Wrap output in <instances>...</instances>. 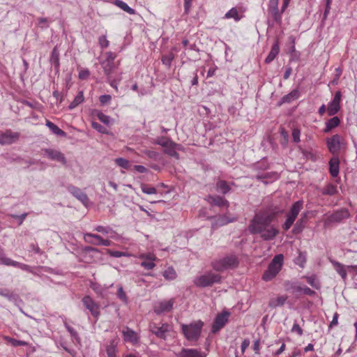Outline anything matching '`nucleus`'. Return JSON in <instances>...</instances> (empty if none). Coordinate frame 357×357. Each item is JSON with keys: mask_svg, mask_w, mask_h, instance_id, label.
Instances as JSON below:
<instances>
[{"mask_svg": "<svg viewBox=\"0 0 357 357\" xmlns=\"http://www.w3.org/2000/svg\"><path fill=\"white\" fill-rule=\"evenodd\" d=\"M340 123V120L337 116H333L325 123L324 132H328L332 129L337 127Z\"/></svg>", "mask_w": 357, "mask_h": 357, "instance_id": "nucleus-30", "label": "nucleus"}, {"mask_svg": "<svg viewBox=\"0 0 357 357\" xmlns=\"http://www.w3.org/2000/svg\"><path fill=\"white\" fill-rule=\"evenodd\" d=\"M280 52V45L278 40H275L274 43L272 45L271 50L270 52L268 53V56L265 59V63H271L275 57L278 55Z\"/></svg>", "mask_w": 357, "mask_h": 357, "instance_id": "nucleus-24", "label": "nucleus"}, {"mask_svg": "<svg viewBox=\"0 0 357 357\" xmlns=\"http://www.w3.org/2000/svg\"><path fill=\"white\" fill-rule=\"evenodd\" d=\"M207 201L213 206L219 207L225 206L228 208L229 206V202L224 197L218 195H208Z\"/></svg>", "mask_w": 357, "mask_h": 357, "instance_id": "nucleus-20", "label": "nucleus"}, {"mask_svg": "<svg viewBox=\"0 0 357 357\" xmlns=\"http://www.w3.org/2000/svg\"><path fill=\"white\" fill-rule=\"evenodd\" d=\"M174 303V300L173 298L158 302L153 307L154 312L158 315L165 312H169L172 310Z\"/></svg>", "mask_w": 357, "mask_h": 357, "instance_id": "nucleus-16", "label": "nucleus"}, {"mask_svg": "<svg viewBox=\"0 0 357 357\" xmlns=\"http://www.w3.org/2000/svg\"><path fill=\"white\" fill-rule=\"evenodd\" d=\"M12 266L13 267H15V268H19L24 271H26L28 273H31L33 275H38V273H36L34 271H33V268L31 267V266L28 265V264H23V263H21V262H19V261H13V265Z\"/></svg>", "mask_w": 357, "mask_h": 357, "instance_id": "nucleus-40", "label": "nucleus"}, {"mask_svg": "<svg viewBox=\"0 0 357 357\" xmlns=\"http://www.w3.org/2000/svg\"><path fill=\"white\" fill-rule=\"evenodd\" d=\"M290 39L292 43V45L289 49V54H290V61H298L301 56L300 52L296 50L295 47V38L291 36Z\"/></svg>", "mask_w": 357, "mask_h": 357, "instance_id": "nucleus-27", "label": "nucleus"}, {"mask_svg": "<svg viewBox=\"0 0 357 357\" xmlns=\"http://www.w3.org/2000/svg\"><path fill=\"white\" fill-rule=\"evenodd\" d=\"M291 331L292 333H297L299 336H301L303 334V329L301 328V327L298 325V324L296 321H295L294 323V325L291 329Z\"/></svg>", "mask_w": 357, "mask_h": 357, "instance_id": "nucleus-58", "label": "nucleus"}, {"mask_svg": "<svg viewBox=\"0 0 357 357\" xmlns=\"http://www.w3.org/2000/svg\"><path fill=\"white\" fill-rule=\"evenodd\" d=\"M141 189L144 193L147 194V195H153V194H156V192H157V190L155 188L150 186L146 184H142Z\"/></svg>", "mask_w": 357, "mask_h": 357, "instance_id": "nucleus-49", "label": "nucleus"}, {"mask_svg": "<svg viewBox=\"0 0 357 357\" xmlns=\"http://www.w3.org/2000/svg\"><path fill=\"white\" fill-rule=\"evenodd\" d=\"M13 261L8 257L3 252H0V265L12 266Z\"/></svg>", "mask_w": 357, "mask_h": 357, "instance_id": "nucleus-47", "label": "nucleus"}, {"mask_svg": "<svg viewBox=\"0 0 357 357\" xmlns=\"http://www.w3.org/2000/svg\"><path fill=\"white\" fill-rule=\"evenodd\" d=\"M303 206V202L302 200H298L292 204L289 211L286 214V220L282 225L284 231H287L291 227Z\"/></svg>", "mask_w": 357, "mask_h": 357, "instance_id": "nucleus-7", "label": "nucleus"}, {"mask_svg": "<svg viewBox=\"0 0 357 357\" xmlns=\"http://www.w3.org/2000/svg\"><path fill=\"white\" fill-rule=\"evenodd\" d=\"M276 213H259L251 220L248 229L252 234H260V237L265 241H272L278 234V229L271 225Z\"/></svg>", "mask_w": 357, "mask_h": 357, "instance_id": "nucleus-1", "label": "nucleus"}, {"mask_svg": "<svg viewBox=\"0 0 357 357\" xmlns=\"http://www.w3.org/2000/svg\"><path fill=\"white\" fill-rule=\"evenodd\" d=\"M111 228L109 226L98 225L94 227L93 230L107 236Z\"/></svg>", "mask_w": 357, "mask_h": 357, "instance_id": "nucleus-56", "label": "nucleus"}, {"mask_svg": "<svg viewBox=\"0 0 357 357\" xmlns=\"http://www.w3.org/2000/svg\"><path fill=\"white\" fill-rule=\"evenodd\" d=\"M224 19H234L235 22H239L242 16L238 14L237 9L235 7L231 8L224 15Z\"/></svg>", "mask_w": 357, "mask_h": 357, "instance_id": "nucleus-36", "label": "nucleus"}, {"mask_svg": "<svg viewBox=\"0 0 357 357\" xmlns=\"http://www.w3.org/2000/svg\"><path fill=\"white\" fill-rule=\"evenodd\" d=\"M347 273L351 274L354 277L357 275V266H356V265L347 266Z\"/></svg>", "mask_w": 357, "mask_h": 357, "instance_id": "nucleus-64", "label": "nucleus"}, {"mask_svg": "<svg viewBox=\"0 0 357 357\" xmlns=\"http://www.w3.org/2000/svg\"><path fill=\"white\" fill-rule=\"evenodd\" d=\"M238 264L239 259L234 254H229L223 257L215 259L211 263L213 269L218 272L234 269L238 267Z\"/></svg>", "mask_w": 357, "mask_h": 357, "instance_id": "nucleus-2", "label": "nucleus"}, {"mask_svg": "<svg viewBox=\"0 0 357 357\" xmlns=\"http://www.w3.org/2000/svg\"><path fill=\"white\" fill-rule=\"evenodd\" d=\"M107 253L113 257L119 258L121 257L128 256L129 255L124 252L117 251V250H107Z\"/></svg>", "mask_w": 357, "mask_h": 357, "instance_id": "nucleus-55", "label": "nucleus"}, {"mask_svg": "<svg viewBox=\"0 0 357 357\" xmlns=\"http://www.w3.org/2000/svg\"><path fill=\"white\" fill-rule=\"evenodd\" d=\"M91 126L93 129H95L100 133H102V134L107 133V128L105 126L100 125L98 122L93 121L91 123Z\"/></svg>", "mask_w": 357, "mask_h": 357, "instance_id": "nucleus-54", "label": "nucleus"}, {"mask_svg": "<svg viewBox=\"0 0 357 357\" xmlns=\"http://www.w3.org/2000/svg\"><path fill=\"white\" fill-rule=\"evenodd\" d=\"M230 315V313L227 311H223L222 312L218 314L212 324L211 331L213 333L218 332L221 328H222L225 325L228 321V318Z\"/></svg>", "mask_w": 357, "mask_h": 357, "instance_id": "nucleus-13", "label": "nucleus"}, {"mask_svg": "<svg viewBox=\"0 0 357 357\" xmlns=\"http://www.w3.org/2000/svg\"><path fill=\"white\" fill-rule=\"evenodd\" d=\"M331 263L333 264L335 270L341 276L342 280H347V267H345L341 263L334 261V260L331 261Z\"/></svg>", "mask_w": 357, "mask_h": 357, "instance_id": "nucleus-29", "label": "nucleus"}, {"mask_svg": "<svg viewBox=\"0 0 357 357\" xmlns=\"http://www.w3.org/2000/svg\"><path fill=\"white\" fill-rule=\"evenodd\" d=\"M322 195H335L337 192V187L333 183L327 184L324 188L319 190Z\"/></svg>", "mask_w": 357, "mask_h": 357, "instance_id": "nucleus-34", "label": "nucleus"}, {"mask_svg": "<svg viewBox=\"0 0 357 357\" xmlns=\"http://www.w3.org/2000/svg\"><path fill=\"white\" fill-rule=\"evenodd\" d=\"M279 178L280 174L276 172L259 173L255 176L256 180L261 181L266 185L278 180Z\"/></svg>", "mask_w": 357, "mask_h": 357, "instance_id": "nucleus-19", "label": "nucleus"}, {"mask_svg": "<svg viewBox=\"0 0 357 357\" xmlns=\"http://www.w3.org/2000/svg\"><path fill=\"white\" fill-rule=\"evenodd\" d=\"M306 262V253L299 251L298 255L294 259V263L300 267H304Z\"/></svg>", "mask_w": 357, "mask_h": 357, "instance_id": "nucleus-44", "label": "nucleus"}, {"mask_svg": "<svg viewBox=\"0 0 357 357\" xmlns=\"http://www.w3.org/2000/svg\"><path fill=\"white\" fill-rule=\"evenodd\" d=\"M174 147L175 146H170L169 149H167L166 151H165V153L169 155V156L172 157V158H174L176 159H178L179 158V154L178 153V152L174 149Z\"/></svg>", "mask_w": 357, "mask_h": 357, "instance_id": "nucleus-59", "label": "nucleus"}, {"mask_svg": "<svg viewBox=\"0 0 357 357\" xmlns=\"http://www.w3.org/2000/svg\"><path fill=\"white\" fill-rule=\"evenodd\" d=\"M279 0H269L268 2V13L271 15L276 24L282 22V12L278 8Z\"/></svg>", "mask_w": 357, "mask_h": 357, "instance_id": "nucleus-11", "label": "nucleus"}, {"mask_svg": "<svg viewBox=\"0 0 357 357\" xmlns=\"http://www.w3.org/2000/svg\"><path fill=\"white\" fill-rule=\"evenodd\" d=\"M174 59V55L172 53H169L162 57V63L167 67H170L172 62Z\"/></svg>", "mask_w": 357, "mask_h": 357, "instance_id": "nucleus-51", "label": "nucleus"}, {"mask_svg": "<svg viewBox=\"0 0 357 357\" xmlns=\"http://www.w3.org/2000/svg\"><path fill=\"white\" fill-rule=\"evenodd\" d=\"M82 302L84 306L87 309L93 317L98 319L100 316L99 305L95 302L90 296H84Z\"/></svg>", "mask_w": 357, "mask_h": 357, "instance_id": "nucleus-14", "label": "nucleus"}, {"mask_svg": "<svg viewBox=\"0 0 357 357\" xmlns=\"http://www.w3.org/2000/svg\"><path fill=\"white\" fill-rule=\"evenodd\" d=\"M216 190L223 195L227 194L231 190L230 185L225 180H219L216 183Z\"/></svg>", "mask_w": 357, "mask_h": 357, "instance_id": "nucleus-28", "label": "nucleus"}, {"mask_svg": "<svg viewBox=\"0 0 357 357\" xmlns=\"http://www.w3.org/2000/svg\"><path fill=\"white\" fill-rule=\"evenodd\" d=\"M114 4L130 15H134L136 13L135 9L130 7L128 3L122 0H115L114 1Z\"/></svg>", "mask_w": 357, "mask_h": 357, "instance_id": "nucleus-35", "label": "nucleus"}, {"mask_svg": "<svg viewBox=\"0 0 357 357\" xmlns=\"http://www.w3.org/2000/svg\"><path fill=\"white\" fill-rule=\"evenodd\" d=\"M42 151L43 152V155L50 160L56 161L63 165H66L67 160L65 155L61 151L54 149H43Z\"/></svg>", "mask_w": 357, "mask_h": 357, "instance_id": "nucleus-10", "label": "nucleus"}, {"mask_svg": "<svg viewBox=\"0 0 357 357\" xmlns=\"http://www.w3.org/2000/svg\"><path fill=\"white\" fill-rule=\"evenodd\" d=\"M84 100V93L82 91H80L77 93L74 100L70 103L68 108L69 109H73L76 107H77L79 104H81Z\"/></svg>", "mask_w": 357, "mask_h": 357, "instance_id": "nucleus-38", "label": "nucleus"}, {"mask_svg": "<svg viewBox=\"0 0 357 357\" xmlns=\"http://www.w3.org/2000/svg\"><path fill=\"white\" fill-rule=\"evenodd\" d=\"M300 135H301V131L298 128H294L292 130V138L293 141L296 143H298L300 142Z\"/></svg>", "mask_w": 357, "mask_h": 357, "instance_id": "nucleus-63", "label": "nucleus"}, {"mask_svg": "<svg viewBox=\"0 0 357 357\" xmlns=\"http://www.w3.org/2000/svg\"><path fill=\"white\" fill-rule=\"evenodd\" d=\"M117 298L121 300L123 303L128 304V298L126 296V292L123 290V288L122 286H119L117 290L116 293Z\"/></svg>", "mask_w": 357, "mask_h": 357, "instance_id": "nucleus-48", "label": "nucleus"}, {"mask_svg": "<svg viewBox=\"0 0 357 357\" xmlns=\"http://www.w3.org/2000/svg\"><path fill=\"white\" fill-rule=\"evenodd\" d=\"M50 62L55 68H59V52L56 47H54L52 51L50 56Z\"/></svg>", "mask_w": 357, "mask_h": 357, "instance_id": "nucleus-39", "label": "nucleus"}, {"mask_svg": "<svg viewBox=\"0 0 357 357\" xmlns=\"http://www.w3.org/2000/svg\"><path fill=\"white\" fill-rule=\"evenodd\" d=\"M341 98V92L340 91H336L332 100L328 104L327 112L328 116H334L339 112Z\"/></svg>", "mask_w": 357, "mask_h": 357, "instance_id": "nucleus-15", "label": "nucleus"}, {"mask_svg": "<svg viewBox=\"0 0 357 357\" xmlns=\"http://www.w3.org/2000/svg\"><path fill=\"white\" fill-rule=\"evenodd\" d=\"M114 161L118 166L124 169H128L130 167V162L124 158H117Z\"/></svg>", "mask_w": 357, "mask_h": 357, "instance_id": "nucleus-46", "label": "nucleus"}, {"mask_svg": "<svg viewBox=\"0 0 357 357\" xmlns=\"http://www.w3.org/2000/svg\"><path fill=\"white\" fill-rule=\"evenodd\" d=\"M122 333L123 335V340L126 342H137L138 340L136 333L128 327H126L125 329L122 331Z\"/></svg>", "mask_w": 357, "mask_h": 357, "instance_id": "nucleus-25", "label": "nucleus"}, {"mask_svg": "<svg viewBox=\"0 0 357 357\" xmlns=\"http://www.w3.org/2000/svg\"><path fill=\"white\" fill-rule=\"evenodd\" d=\"M0 296L6 298L9 301H15L18 295L7 288H0Z\"/></svg>", "mask_w": 357, "mask_h": 357, "instance_id": "nucleus-31", "label": "nucleus"}, {"mask_svg": "<svg viewBox=\"0 0 357 357\" xmlns=\"http://www.w3.org/2000/svg\"><path fill=\"white\" fill-rule=\"evenodd\" d=\"M155 260H144L141 262L140 265L146 270H152L155 266Z\"/></svg>", "mask_w": 357, "mask_h": 357, "instance_id": "nucleus-53", "label": "nucleus"}, {"mask_svg": "<svg viewBox=\"0 0 357 357\" xmlns=\"http://www.w3.org/2000/svg\"><path fill=\"white\" fill-rule=\"evenodd\" d=\"M269 168V164L265 158L253 164V169L256 171L266 170Z\"/></svg>", "mask_w": 357, "mask_h": 357, "instance_id": "nucleus-42", "label": "nucleus"}, {"mask_svg": "<svg viewBox=\"0 0 357 357\" xmlns=\"http://www.w3.org/2000/svg\"><path fill=\"white\" fill-rule=\"evenodd\" d=\"M203 326L204 322L198 320L190 324H183L181 325V331L188 340L197 341L200 337Z\"/></svg>", "mask_w": 357, "mask_h": 357, "instance_id": "nucleus-4", "label": "nucleus"}, {"mask_svg": "<svg viewBox=\"0 0 357 357\" xmlns=\"http://www.w3.org/2000/svg\"><path fill=\"white\" fill-rule=\"evenodd\" d=\"M45 125L54 135L63 137H66V132L62 130L61 128H59L56 124H54L52 121L46 120Z\"/></svg>", "mask_w": 357, "mask_h": 357, "instance_id": "nucleus-26", "label": "nucleus"}, {"mask_svg": "<svg viewBox=\"0 0 357 357\" xmlns=\"http://www.w3.org/2000/svg\"><path fill=\"white\" fill-rule=\"evenodd\" d=\"M340 172V160L337 156H333L329 161V173L333 178H336Z\"/></svg>", "mask_w": 357, "mask_h": 357, "instance_id": "nucleus-21", "label": "nucleus"}, {"mask_svg": "<svg viewBox=\"0 0 357 357\" xmlns=\"http://www.w3.org/2000/svg\"><path fill=\"white\" fill-rule=\"evenodd\" d=\"M84 239L86 242L96 245V243H100L102 238L98 234L86 233L84 235Z\"/></svg>", "mask_w": 357, "mask_h": 357, "instance_id": "nucleus-33", "label": "nucleus"}, {"mask_svg": "<svg viewBox=\"0 0 357 357\" xmlns=\"http://www.w3.org/2000/svg\"><path fill=\"white\" fill-rule=\"evenodd\" d=\"M149 331L156 337L167 340L169 333L173 331V326L168 323L151 322L149 325Z\"/></svg>", "mask_w": 357, "mask_h": 357, "instance_id": "nucleus-6", "label": "nucleus"}, {"mask_svg": "<svg viewBox=\"0 0 357 357\" xmlns=\"http://www.w3.org/2000/svg\"><path fill=\"white\" fill-rule=\"evenodd\" d=\"M307 283L314 289H318L320 287L319 283L317 281L314 275L306 277Z\"/></svg>", "mask_w": 357, "mask_h": 357, "instance_id": "nucleus-52", "label": "nucleus"}, {"mask_svg": "<svg viewBox=\"0 0 357 357\" xmlns=\"http://www.w3.org/2000/svg\"><path fill=\"white\" fill-rule=\"evenodd\" d=\"M27 215H28L27 213H24L21 214V215H14V214H13V215H11V217L13 218H14V219L17 220L18 225H21L23 223V222L25 220V218L27 216Z\"/></svg>", "mask_w": 357, "mask_h": 357, "instance_id": "nucleus-61", "label": "nucleus"}, {"mask_svg": "<svg viewBox=\"0 0 357 357\" xmlns=\"http://www.w3.org/2000/svg\"><path fill=\"white\" fill-rule=\"evenodd\" d=\"M326 144L329 152L333 155L337 154L340 149L345 145L343 137L338 134L328 137Z\"/></svg>", "mask_w": 357, "mask_h": 357, "instance_id": "nucleus-9", "label": "nucleus"}, {"mask_svg": "<svg viewBox=\"0 0 357 357\" xmlns=\"http://www.w3.org/2000/svg\"><path fill=\"white\" fill-rule=\"evenodd\" d=\"M112 100V96L110 95H101L99 97V101L102 105H105L106 104L109 103Z\"/></svg>", "mask_w": 357, "mask_h": 357, "instance_id": "nucleus-60", "label": "nucleus"}, {"mask_svg": "<svg viewBox=\"0 0 357 357\" xmlns=\"http://www.w3.org/2000/svg\"><path fill=\"white\" fill-rule=\"evenodd\" d=\"M67 190L73 197L82 202L83 205L85 206L88 205L89 202V197L80 188L73 185H68L67 186Z\"/></svg>", "mask_w": 357, "mask_h": 357, "instance_id": "nucleus-17", "label": "nucleus"}, {"mask_svg": "<svg viewBox=\"0 0 357 357\" xmlns=\"http://www.w3.org/2000/svg\"><path fill=\"white\" fill-rule=\"evenodd\" d=\"M283 262V255H276L268 264L267 269L263 273L262 280L268 282L275 278L281 271Z\"/></svg>", "mask_w": 357, "mask_h": 357, "instance_id": "nucleus-3", "label": "nucleus"}, {"mask_svg": "<svg viewBox=\"0 0 357 357\" xmlns=\"http://www.w3.org/2000/svg\"><path fill=\"white\" fill-rule=\"evenodd\" d=\"M98 44L101 49H105L109 47V41L107 38L106 33L98 38Z\"/></svg>", "mask_w": 357, "mask_h": 357, "instance_id": "nucleus-50", "label": "nucleus"}, {"mask_svg": "<svg viewBox=\"0 0 357 357\" xmlns=\"http://www.w3.org/2000/svg\"><path fill=\"white\" fill-rule=\"evenodd\" d=\"M98 119L103 123L108 125L110 123V117L102 112H98Z\"/></svg>", "mask_w": 357, "mask_h": 357, "instance_id": "nucleus-57", "label": "nucleus"}, {"mask_svg": "<svg viewBox=\"0 0 357 357\" xmlns=\"http://www.w3.org/2000/svg\"><path fill=\"white\" fill-rule=\"evenodd\" d=\"M20 137L18 132H13L11 130H6L0 134V145H10L16 142Z\"/></svg>", "mask_w": 357, "mask_h": 357, "instance_id": "nucleus-12", "label": "nucleus"}, {"mask_svg": "<svg viewBox=\"0 0 357 357\" xmlns=\"http://www.w3.org/2000/svg\"><path fill=\"white\" fill-rule=\"evenodd\" d=\"M163 277L167 280H174L176 278L177 274L173 267H168L163 273Z\"/></svg>", "mask_w": 357, "mask_h": 357, "instance_id": "nucleus-43", "label": "nucleus"}, {"mask_svg": "<svg viewBox=\"0 0 357 357\" xmlns=\"http://www.w3.org/2000/svg\"><path fill=\"white\" fill-rule=\"evenodd\" d=\"M180 357H206V354L197 349H182Z\"/></svg>", "mask_w": 357, "mask_h": 357, "instance_id": "nucleus-23", "label": "nucleus"}, {"mask_svg": "<svg viewBox=\"0 0 357 357\" xmlns=\"http://www.w3.org/2000/svg\"><path fill=\"white\" fill-rule=\"evenodd\" d=\"M304 227V220L303 219H299L294 225L292 233L294 234H298L303 231Z\"/></svg>", "mask_w": 357, "mask_h": 357, "instance_id": "nucleus-45", "label": "nucleus"}, {"mask_svg": "<svg viewBox=\"0 0 357 357\" xmlns=\"http://www.w3.org/2000/svg\"><path fill=\"white\" fill-rule=\"evenodd\" d=\"M222 281V276L220 274L212 271H208L204 274L195 278L194 284L200 288L211 287L214 284H219Z\"/></svg>", "mask_w": 357, "mask_h": 357, "instance_id": "nucleus-5", "label": "nucleus"}, {"mask_svg": "<svg viewBox=\"0 0 357 357\" xmlns=\"http://www.w3.org/2000/svg\"><path fill=\"white\" fill-rule=\"evenodd\" d=\"M300 97V92L298 89H296L292 90L288 94L284 95L278 102V105L280 106L284 103H290L291 102L297 100Z\"/></svg>", "mask_w": 357, "mask_h": 357, "instance_id": "nucleus-22", "label": "nucleus"}, {"mask_svg": "<svg viewBox=\"0 0 357 357\" xmlns=\"http://www.w3.org/2000/svg\"><path fill=\"white\" fill-rule=\"evenodd\" d=\"M349 216L350 213L349 210L345 208H342L331 214L328 217L327 221L331 223L340 222L344 219H347Z\"/></svg>", "mask_w": 357, "mask_h": 357, "instance_id": "nucleus-18", "label": "nucleus"}, {"mask_svg": "<svg viewBox=\"0 0 357 357\" xmlns=\"http://www.w3.org/2000/svg\"><path fill=\"white\" fill-rule=\"evenodd\" d=\"M63 324H64L65 328H66L68 332L70 333V335L72 337V340L73 342L75 341V342L79 343L80 338H79V335H78L77 332L76 331V330L75 328H73V327H71L70 325H68L66 321L63 322Z\"/></svg>", "mask_w": 357, "mask_h": 357, "instance_id": "nucleus-41", "label": "nucleus"}, {"mask_svg": "<svg viewBox=\"0 0 357 357\" xmlns=\"http://www.w3.org/2000/svg\"><path fill=\"white\" fill-rule=\"evenodd\" d=\"M117 55L116 53L112 52H107L106 53V61L107 63H114V61L116 58Z\"/></svg>", "mask_w": 357, "mask_h": 357, "instance_id": "nucleus-62", "label": "nucleus"}, {"mask_svg": "<svg viewBox=\"0 0 357 357\" xmlns=\"http://www.w3.org/2000/svg\"><path fill=\"white\" fill-rule=\"evenodd\" d=\"M284 287L287 291L291 292L293 295L298 296L301 294H305L310 296L315 295L316 292L312 290L308 287L304 285L303 287L298 285L295 282L286 281L284 282Z\"/></svg>", "mask_w": 357, "mask_h": 357, "instance_id": "nucleus-8", "label": "nucleus"}, {"mask_svg": "<svg viewBox=\"0 0 357 357\" xmlns=\"http://www.w3.org/2000/svg\"><path fill=\"white\" fill-rule=\"evenodd\" d=\"M287 299V297L285 296H278L276 298H272L269 301L268 306L271 308H276L278 307H281L284 305Z\"/></svg>", "mask_w": 357, "mask_h": 357, "instance_id": "nucleus-32", "label": "nucleus"}, {"mask_svg": "<svg viewBox=\"0 0 357 357\" xmlns=\"http://www.w3.org/2000/svg\"><path fill=\"white\" fill-rule=\"evenodd\" d=\"M154 144L160 145L162 147L175 146H176V144L174 142H173L169 138H167L165 137H157L154 141Z\"/></svg>", "mask_w": 357, "mask_h": 357, "instance_id": "nucleus-37", "label": "nucleus"}]
</instances>
